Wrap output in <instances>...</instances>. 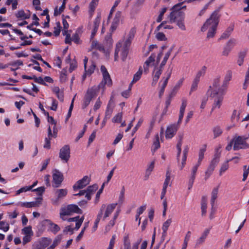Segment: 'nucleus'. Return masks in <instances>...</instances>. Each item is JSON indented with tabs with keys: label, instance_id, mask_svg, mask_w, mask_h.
<instances>
[{
	"label": "nucleus",
	"instance_id": "f257e3e1",
	"mask_svg": "<svg viewBox=\"0 0 249 249\" xmlns=\"http://www.w3.org/2000/svg\"><path fill=\"white\" fill-rule=\"evenodd\" d=\"M185 8L186 5L184 2L178 3L172 8V11L169 16L171 22H176L178 28L182 31L186 30L184 24L185 13L182 11Z\"/></svg>",
	"mask_w": 249,
	"mask_h": 249
},
{
	"label": "nucleus",
	"instance_id": "f03ea898",
	"mask_svg": "<svg viewBox=\"0 0 249 249\" xmlns=\"http://www.w3.org/2000/svg\"><path fill=\"white\" fill-rule=\"evenodd\" d=\"M219 21V16L217 11H214L201 27L202 32L206 31L208 29L207 38L213 37L216 33L217 25Z\"/></svg>",
	"mask_w": 249,
	"mask_h": 249
},
{
	"label": "nucleus",
	"instance_id": "7ed1b4c3",
	"mask_svg": "<svg viewBox=\"0 0 249 249\" xmlns=\"http://www.w3.org/2000/svg\"><path fill=\"white\" fill-rule=\"evenodd\" d=\"M70 210L68 208L67 206H64L61 208L60 212V218L64 221H68L69 222H75V229L76 230H78L80 226H81L84 219V217L82 216L81 218L79 217V216L72 217L67 218L66 216L71 215Z\"/></svg>",
	"mask_w": 249,
	"mask_h": 249
},
{
	"label": "nucleus",
	"instance_id": "20e7f679",
	"mask_svg": "<svg viewBox=\"0 0 249 249\" xmlns=\"http://www.w3.org/2000/svg\"><path fill=\"white\" fill-rule=\"evenodd\" d=\"M100 70L102 73L103 79L98 85V92L103 93L105 91V86L106 85L109 87L111 86L112 82L106 67L104 65H102Z\"/></svg>",
	"mask_w": 249,
	"mask_h": 249
},
{
	"label": "nucleus",
	"instance_id": "39448f33",
	"mask_svg": "<svg viewBox=\"0 0 249 249\" xmlns=\"http://www.w3.org/2000/svg\"><path fill=\"white\" fill-rule=\"evenodd\" d=\"M129 47L124 45L122 46V41H119L116 45L115 53H114V60L117 61L119 58V53L121 52V59L123 61H125L127 55L128 54Z\"/></svg>",
	"mask_w": 249,
	"mask_h": 249
},
{
	"label": "nucleus",
	"instance_id": "423d86ee",
	"mask_svg": "<svg viewBox=\"0 0 249 249\" xmlns=\"http://www.w3.org/2000/svg\"><path fill=\"white\" fill-rule=\"evenodd\" d=\"M220 76L217 75L212 80V85H210L208 89V92L211 93H224L226 90H222L221 85H220Z\"/></svg>",
	"mask_w": 249,
	"mask_h": 249
},
{
	"label": "nucleus",
	"instance_id": "0eeeda50",
	"mask_svg": "<svg viewBox=\"0 0 249 249\" xmlns=\"http://www.w3.org/2000/svg\"><path fill=\"white\" fill-rule=\"evenodd\" d=\"M117 203H113L107 204H103L99 212L102 213L103 219L105 220L107 218L110 216L115 210Z\"/></svg>",
	"mask_w": 249,
	"mask_h": 249
},
{
	"label": "nucleus",
	"instance_id": "6e6552de",
	"mask_svg": "<svg viewBox=\"0 0 249 249\" xmlns=\"http://www.w3.org/2000/svg\"><path fill=\"white\" fill-rule=\"evenodd\" d=\"M179 140L177 145V148L178 149L177 158L178 161V167L180 170H182L186 164V158L182 157L180 163L179 161V156L181 151V145H182V140L183 139L182 135H178Z\"/></svg>",
	"mask_w": 249,
	"mask_h": 249
},
{
	"label": "nucleus",
	"instance_id": "1a4fd4ad",
	"mask_svg": "<svg viewBox=\"0 0 249 249\" xmlns=\"http://www.w3.org/2000/svg\"><path fill=\"white\" fill-rule=\"evenodd\" d=\"M172 72V69L168 68L166 71L164 73L165 76L163 77L162 80L160 82V86L159 93H163L164 89L166 87L168 80L171 77Z\"/></svg>",
	"mask_w": 249,
	"mask_h": 249
},
{
	"label": "nucleus",
	"instance_id": "9d476101",
	"mask_svg": "<svg viewBox=\"0 0 249 249\" xmlns=\"http://www.w3.org/2000/svg\"><path fill=\"white\" fill-rule=\"evenodd\" d=\"M52 174L54 186L58 187L63 180V174L57 169L53 170Z\"/></svg>",
	"mask_w": 249,
	"mask_h": 249
},
{
	"label": "nucleus",
	"instance_id": "9b49d317",
	"mask_svg": "<svg viewBox=\"0 0 249 249\" xmlns=\"http://www.w3.org/2000/svg\"><path fill=\"white\" fill-rule=\"evenodd\" d=\"M90 181V178L88 176H84L82 179L78 180L73 186L74 191L83 188L88 185Z\"/></svg>",
	"mask_w": 249,
	"mask_h": 249
},
{
	"label": "nucleus",
	"instance_id": "f8f14e48",
	"mask_svg": "<svg viewBox=\"0 0 249 249\" xmlns=\"http://www.w3.org/2000/svg\"><path fill=\"white\" fill-rule=\"evenodd\" d=\"M232 77V71L231 70H228L226 71L225 74L224 79L221 84V88L222 90H226V92L228 91V89L229 85V82L231 80Z\"/></svg>",
	"mask_w": 249,
	"mask_h": 249
},
{
	"label": "nucleus",
	"instance_id": "ddd939ff",
	"mask_svg": "<svg viewBox=\"0 0 249 249\" xmlns=\"http://www.w3.org/2000/svg\"><path fill=\"white\" fill-rule=\"evenodd\" d=\"M59 157L61 160L67 162L70 158V149L68 145H66L60 149Z\"/></svg>",
	"mask_w": 249,
	"mask_h": 249
},
{
	"label": "nucleus",
	"instance_id": "4468645a",
	"mask_svg": "<svg viewBox=\"0 0 249 249\" xmlns=\"http://www.w3.org/2000/svg\"><path fill=\"white\" fill-rule=\"evenodd\" d=\"M179 124H174L168 126L165 132V137L167 139L172 138L176 134Z\"/></svg>",
	"mask_w": 249,
	"mask_h": 249
},
{
	"label": "nucleus",
	"instance_id": "2eb2a0df",
	"mask_svg": "<svg viewBox=\"0 0 249 249\" xmlns=\"http://www.w3.org/2000/svg\"><path fill=\"white\" fill-rule=\"evenodd\" d=\"M219 161V160L218 157H215L212 160L205 172V177L206 178H208L212 174Z\"/></svg>",
	"mask_w": 249,
	"mask_h": 249
},
{
	"label": "nucleus",
	"instance_id": "dca6fc26",
	"mask_svg": "<svg viewBox=\"0 0 249 249\" xmlns=\"http://www.w3.org/2000/svg\"><path fill=\"white\" fill-rule=\"evenodd\" d=\"M200 164L196 163L195 164L192 168L191 170V174L190 176V178L189 180V184L188 187L189 189L192 188L193 184L194 183L195 179L196 178V172L197 171L198 167L200 166Z\"/></svg>",
	"mask_w": 249,
	"mask_h": 249
},
{
	"label": "nucleus",
	"instance_id": "f3484780",
	"mask_svg": "<svg viewBox=\"0 0 249 249\" xmlns=\"http://www.w3.org/2000/svg\"><path fill=\"white\" fill-rule=\"evenodd\" d=\"M236 43V40L234 38L230 39L225 45L222 52L223 55L227 56L233 49Z\"/></svg>",
	"mask_w": 249,
	"mask_h": 249
},
{
	"label": "nucleus",
	"instance_id": "a211bd4d",
	"mask_svg": "<svg viewBox=\"0 0 249 249\" xmlns=\"http://www.w3.org/2000/svg\"><path fill=\"white\" fill-rule=\"evenodd\" d=\"M156 55L154 53H152L151 55L147 58L144 62L143 67L144 72L147 73L149 71V68L150 66L153 65L155 61Z\"/></svg>",
	"mask_w": 249,
	"mask_h": 249
},
{
	"label": "nucleus",
	"instance_id": "6ab92c4d",
	"mask_svg": "<svg viewBox=\"0 0 249 249\" xmlns=\"http://www.w3.org/2000/svg\"><path fill=\"white\" fill-rule=\"evenodd\" d=\"M121 17V12L120 11H117L115 14V17L113 18L112 22L110 31L111 32L115 31L118 27Z\"/></svg>",
	"mask_w": 249,
	"mask_h": 249
},
{
	"label": "nucleus",
	"instance_id": "aec40b11",
	"mask_svg": "<svg viewBox=\"0 0 249 249\" xmlns=\"http://www.w3.org/2000/svg\"><path fill=\"white\" fill-rule=\"evenodd\" d=\"M210 230L209 229H206L201 233L200 236L196 240V246L199 247L202 245L205 241L208 235L210 233Z\"/></svg>",
	"mask_w": 249,
	"mask_h": 249
},
{
	"label": "nucleus",
	"instance_id": "412c9836",
	"mask_svg": "<svg viewBox=\"0 0 249 249\" xmlns=\"http://www.w3.org/2000/svg\"><path fill=\"white\" fill-rule=\"evenodd\" d=\"M98 188V187L97 185L94 184L91 186H89L86 189V194L85 196V197L88 200H89L91 199V196L97 190Z\"/></svg>",
	"mask_w": 249,
	"mask_h": 249
},
{
	"label": "nucleus",
	"instance_id": "4be33fe9",
	"mask_svg": "<svg viewBox=\"0 0 249 249\" xmlns=\"http://www.w3.org/2000/svg\"><path fill=\"white\" fill-rule=\"evenodd\" d=\"M214 101L213 109L214 108H219L223 101V97L222 94H213L212 97Z\"/></svg>",
	"mask_w": 249,
	"mask_h": 249
},
{
	"label": "nucleus",
	"instance_id": "5701e85b",
	"mask_svg": "<svg viewBox=\"0 0 249 249\" xmlns=\"http://www.w3.org/2000/svg\"><path fill=\"white\" fill-rule=\"evenodd\" d=\"M67 193L68 191L67 189H61L57 190L55 192V194L57 198L55 199H53L52 200V203L54 204H56L58 199L65 196Z\"/></svg>",
	"mask_w": 249,
	"mask_h": 249
},
{
	"label": "nucleus",
	"instance_id": "b1692460",
	"mask_svg": "<svg viewBox=\"0 0 249 249\" xmlns=\"http://www.w3.org/2000/svg\"><path fill=\"white\" fill-rule=\"evenodd\" d=\"M124 249H138V246L140 243V241H139L135 244H133L132 245H131L130 241L129 240L127 237H125L124 238Z\"/></svg>",
	"mask_w": 249,
	"mask_h": 249
},
{
	"label": "nucleus",
	"instance_id": "393cba45",
	"mask_svg": "<svg viewBox=\"0 0 249 249\" xmlns=\"http://www.w3.org/2000/svg\"><path fill=\"white\" fill-rule=\"evenodd\" d=\"M17 206L25 207V208H32L38 206V204L37 202H21L19 201L15 204Z\"/></svg>",
	"mask_w": 249,
	"mask_h": 249
},
{
	"label": "nucleus",
	"instance_id": "a878e982",
	"mask_svg": "<svg viewBox=\"0 0 249 249\" xmlns=\"http://www.w3.org/2000/svg\"><path fill=\"white\" fill-rule=\"evenodd\" d=\"M136 29L135 28H131L127 35V37L124 41V45L130 47L132 41L134 37Z\"/></svg>",
	"mask_w": 249,
	"mask_h": 249
},
{
	"label": "nucleus",
	"instance_id": "bb28decb",
	"mask_svg": "<svg viewBox=\"0 0 249 249\" xmlns=\"http://www.w3.org/2000/svg\"><path fill=\"white\" fill-rule=\"evenodd\" d=\"M120 213V210L117 209L113 215V219H111L108 223V224L106 226L105 228V230L106 232L109 231L110 229L112 228V227L114 225L115 223V220L117 219V217L119 215V214Z\"/></svg>",
	"mask_w": 249,
	"mask_h": 249
},
{
	"label": "nucleus",
	"instance_id": "cd10ccee",
	"mask_svg": "<svg viewBox=\"0 0 249 249\" xmlns=\"http://www.w3.org/2000/svg\"><path fill=\"white\" fill-rule=\"evenodd\" d=\"M95 68V63L92 61L89 68H87V67H86V70H85V73L83 75V79H85L87 75H91L94 72Z\"/></svg>",
	"mask_w": 249,
	"mask_h": 249
},
{
	"label": "nucleus",
	"instance_id": "c85d7f7f",
	"mask_svg": "<svg viewBox=\"0 0 249 249\" xmlns=\"http://www.w3.org/2000/svg\"><path fill=\"white\" fill-rule=\"evenodd\" d=\"M187 106V101L185 100L182 101V104L179 109V118L178 121V124H180L182 121V119L184 116L185 108Z\"/></svg>",
	"mask_w": 249,
	"mask_h": 249
},
{
	"label": "nucleus",
	"instance_id": "c756f323",
	"mask_svg": "<svg viewBox=\"0 0 249 249\" xmlns=\"http://www.w3.org/2000/svg\"><path fill=\"white\" fill-rule=\"evenodd\" d=\"M57 129L54 125V126H51L50 125H49L48 128V137L50 138H55L57 136Z\"/></svg>",
	"mask_w": 249,
	"mask_h": 249
},
{
	"label": "nucleus",
	"instance_id": "7c9ffc66",
	"mask_svg": "<svg viewBox=\"0 0 249 249\" xmlns=\"http://www.w3.org/2000/svg\"><path fill=\"white\" fill-rule=\"evenodd\" d=\"M234 25H231L228 27L226 31L221 35L220 39H225L228 38L231 35L233 30Z\"/></svg>",
	"mask_w": 249,
	"mask_h": 249
},
{
	"label": "nucleus",
	"instance_id": "2f4dec72",
	"mask_svg": "<svg viewBox=\"0 0 249 249\" xmlns=\"http://www.w3.org/2000/svg\"><path fill=\"white\" fill-rule=\"evenodd\" d=\"M162 71V69H160L159 67L155 68L153 76V83H156L158 81Z\"/></svg>",
	"mask_w": 249,
	"mask_h": 249
},
{
	"label": "nucleus",
	"instance_id": "473e14b6",
	"mask_svg": "<svg viewBox=\"0 0 249 249\" xmlns=\"http://www.w3.org/2000/svg\"><path fill=\"white\" fill-rule=\"evenodd\" d=\"M206 145L204 144L200 148L198 152V158L197 162V163L201 164V162L204 158V153L206 150Z\"/></svg>",
	"mask_w": 249,
	"mask_h": 249
},
{
	"label": "nucleus",
	"instance_id": "72a5a7b5",
	"mask_svg": "<svg viewBox=\"0 0 249 249\" xmlns=\"http://www.w3.org/2000/svg\"><path fill=\"white\" fill-rule=\"evenodd\" d=\"M172 222V218H168L167 220H166L162 224V235H165L167 233V231L168 229V228L171 225Z\"/></svg>",
	"mask_w": 249,
	"mask_h": 249
},
{
	"label": "nucleus",
	"instance_id": "f704fd0d",
	"mask_svg": "<svg viewBox=\"0 0 249 249\" xmlns=\"http://www.w3.org/2000/svg\"><path fill=\"white\" fill-rule=\"evenodd\" d=\"M219 188V186H217L214 188L212 191L211 199L212 207H213L214 203V201L217 197Z\"/></svg>",
	"mask_w": 249,
	"mask_h": 249
},
{
	"label": "nucleus",
	"instance_id": "c9c22d12",
	"mask_svg": "<svg viewBox=\"0 0 249 249\" xmlns=\"http://www.w3.org/2000/svg\"><path fill=\"white\" fill-rule=\"evenodd\" d=\"M230 161V160H228L223 162L220 167L219 169V176H221L223 174L229 169V162Z\"/></svg>",
	"mask_w": 249,
	"mask_h": 249
},
{
	"label": "nucleus",
	"instance_id": "e433bc0d",
	"mask_svg": "<svg viewBox=\"0 0 249 249\" xmlns=\"http://www.w3.org/2000/svg\"><path fill=\"white\" fill-rule=\"evenodd\" d=\"M67 206L71 214L72 213H81V210L76 205L71 204V205H68Z\"/></svg>",
	"mask_w": 249,
	"mask_h": 249
},
{
	"label": "nucleus",
	"instance_id": "4c0bfd02",
	"mask_svg": "<svg viewBox=\"0 0 249 249\" xmlns=\"http://www.w3.org/2000/svg\"><path fill=\"white\" fill-rule=\"evenodd\" d=\"M155 160H152L148 165L145 172V177H146V178H148L149 177V176L151 174V173L153 170L155 166Z\"/></svg>",
	"mask_w": 249,
	"mask_h": 249
},
{
	"label": "nucleus",
	"instance_id": "58836bf2",
	"mask_svg": "<svg viewBox=\"0 0 249 249\" xmlns=\"http://www.w3.org/2000/svg\"><path fill=\"white\" fill-rule=\"evenodd\" d=\"M247 51H246L240 52L239 53L237 60V64L239 66H241L243 65L244 58L245 57Z\"/></svg>",
	"mask_w": 249,
	"mask_h": 249
},
{
	"label": "nucleus",
	"instance_id": "ea45409f",
	"mask_svg": "<svg viewBox=\"0 0 249 249\" xmlns=\"http://www.w3.org/2000/svg\"><path fill=\"white\" fill-rule=\"evenodd\" d=\"M66 1H63L61 6L59 7V9H58L57 7H56L54 9V16H57L61 14V13L64 10L66 7Z\"/></svg>",
	"mask_w": 249,
	"mask_h": 249
},
{
	"label": "nucleus",
	"instance_id": "a19ab883",
	"mask_svg": "<svg viewBox=\"0 0 249 249\" xmlns=\"http://www.w3.org/2000/svg\"><path fill=\"white\" fill-rule=\"evenodd\" d=\"M48 222L50 224V230L54 234H56L60 230L59 226L50 221Z\"/></svg>",
	"mask_w": 249,
	"mask_h": 249
},
{
	"label": "nucleus",
	"instance_id": "79ce46f5",
	"mask_svg": "<svg viewBox=\"0 0 249 249\" xmlns=\"http://www.w3.org/2000/svg\"><path fill=\"white\" fill-rule=\"evenodd\" d=\"M41 244L42 245V248L41 249H44L47 247L51 242V239L49 238H42L40 240Z\"/></svg>",
	"mask_w": 249,
	"mask_h": 249
},
{
	"label": "nucleus",
	"instance_id": "37998d69",
	"mask_svg": "<svg viewBox=\"0 0 249 249\" xmlns=\"http://www.w3.org/2000/svg\"><path fill=\"white\" fill-rule=\"evenodd\" d=\"M184 80L183 77L180 78L176 83L172 89V93L177 92L182 85L183 82Z\"/></svg>",
	"mask_w": 249,
	"mask_h": 249
},
{
	"label": "nucleus",
	"instance_id": "c03bdc74",
	"mask_svg": "<svg viewBox=\"0 0 249 249\" xmlns=\"http://www.w3.org/2000/svg\"><path fill=\"white\" fill-rule=\"evenodd\" d=\"M142 73V68L141 67H140L138 71L134 75L132 83H136L138 80H139L141 77Z\"/></svg>",
	"mask_w": 249,
	"mask_h": 249
},
{
	"label": "nucleus",
	"instance_id": "a18cd8bd",
	"mask_svg": "<svg viewBox=\"0 0 249 249\" xmlns=\"http://www.w3.org/2000/svg\"><path fill=\"white\" fill-rule=\"evenodd\" d=\"M16 16L18 18H21L23 19H28L30 18V15L26 14L23 10L18 11L16 14Z\"/></svg>",
	"mask_w": 249,
	"mask_h": 249
},
{
	"label": "nucleus",
	"instance_id": "49530a36",
	"mask_svg": "<svg viewBox=\"0 0 249 249\" xmlns=\"http://www.w3.org/2000/svg\"><path fill=\"white\" fill-rule=\"evenodd\" d=\"M62 235H58L56 237L53 241V243L49 247L50 249H54L55 247L57 246L60 243L62 239Z\"/></svg>",
	"mask_w": 249,
	"mask_h": 249
},
{
	"label": "nucleus",
	"instance_id": "de8ad7c7",
	"mask_svg": "<svg viewBox=\"0 0 249 249\" xmlns=\"http://www.w3.org/2000/svg\"><path fill=\"white\" fill-rule=\"evenodd\" d=\"M10 228L9 224L5 221H1L0 222V230L4 232H7Z\"/></svg>",
	"mask_w": 249,
	"mask_h": 249
},
{
	"label": "nucleus",
	"instance_id": "09e8293b",
	"mask_svg": "<svg viewBox=\"0 0 249 249\" xmlns=\"http://www.w3.org/2000/svg\"><path fill=\"white\" fill-rule=\"evenodd\" d=\"M22 233L25 235H33V231L31 226H27L22 230Z\"/></svg>",
	"mask_w": 249,
	"mask_h": 249
},
{
	"label": "nucleus",
	"instance_id": "8fccbe9b",
	"mask_svg": "<svg viewBox=\"0 0 249 249\" xmlns=\"http://www.w3.org/2000/svg\"><path fill=\"white\" fill-rule=\"evenodd\" d=\"M207 70V67L205 66H203L201 70H200L196 73L195 78L199 79L200 80V78L201 76H203L205 75Z\"/></svg>",
	"mask_w": 249,
	"mask_h": 249
},
{
	"label": "nucleus",
	"instance_id": "3c124183",
	"mask_svg": "<svg viewBox=\"0 0 249 249\" xmlns=\"http://www.w3.org/2000/svg\"><path fill=\"white\" fill-rule=\"evenodd\" d=\"M61 26L59 21L56 23V26L54 27L53 34L55 36H58L60 35Z\"/></svg>",
	"mask_w": 249,
	"mask_h": 249
},
{
	"label": "nucleus",
	"instance_id": "603ef678",
	"mask_svg": "<svg viewBox=\"0 0 249 249\" xmlns=\"http://www.w3.org/2000/svg\"><path fill=\"white\" fill-rule=\"evenodd\" d=\"M99 0H92L89 5V10L90 12H93L98 5Z\"/></svg>",
	"mask_w": 249,
	"mask_h": 249
},
{
	"label": "nucleus",
	"instance_id": "864d4df0",
	"mask_svg": "<svg viewBox=\"0 0 249 249\" xmlns=\"http://www.w3.org/2000/svg\"><path fill=\"white\" fill-rule=\"evenodd\" d=\"M199 81L200 80L199 79H196L195 78H194L191 85L190 92H195L197 89V86L199 82Z\"/></svg>",
	"mask_w": 249,
	"mask_h": 249
},
{
	"label": "nucleus",
	"instance_id": "5fc2aeb1",
	"mask_svg": "<svg viewBox=\"0 0 249 249\" xmlns=\"http://www.w3.org/2000/svg\"><path fill=\"white\" fill-rule=\"evenodd\" d=\"M213 133L214 137L216 138L222 133V130L219 126H215L213 128Z\"/></svg>",
	"mask_w": 249,
	"mask_h": 249
},
{
	"label": "nucleus",
	"instance_id": "6e6d98bb",
	"mask_svg": "<svg viewBox=\"0 0 249 249\" xmlns=\"http://www.w3.org/2000/svg\"><path fill=\"white\" fill-rule=\"evenodd\" d=\"M123 114L122 113H117L112 119V121L114 123H120L122 121Z\"/></svg>",
	"mask_w": 249,
	"mask_h": 249
},
{
	"label": "nucleus",
	"instance_id": "4d7b16f0",
	"mask_svg": "<svg viewBox=\"0 0 249 249\" xmlns=\"http://www.w3.org/2000/svg\"><path fill=\"white\" fill-rule=\"evenodd\" d=\"M101 21V16L98 15L94 20L93 29L98 30V28Z\"/></svg>",
	"mask_w": 249,
	"mask_h": 249
},
{
	"label": "nucleus",
	"instance_id": "13d9d810",
	"mask_svg": "<svg viewBox=\"0 0 249 249\" xmlns=\"http://www.w3.org/2000/svg\"><path fill=\"white\" fill-rule=\"evenodd\" d=\"M124 192H125V189H124V187H123L121 190V192H120V195L119 196V198H118L119 204H122L124 201Z\"/></svg>",
	"mask_w": 249,
	"mask_h": 249
},
{
	"label": "nucleus",
	"instance_id": "bf43d9fd",
	"mask_svg": "<svg viewBox=\"0 0 249 249\" xmlns=\"http://www.w3.org/2000/svg\"><path fill=\"white\" fill-rule=\"evenodd\" d=\"M170 172L169 171H167L166 175V178L163 183V186L167 187L168 185H170Z\"/></svg>",
	"mask_w": 249,
	"mask_h": 249
},
{
	"label": "nucleus",
	"instance_id": "052dcab7",
	"mask_svg": "<svg viewBox=\"0 0 249 249\" xmlns=\"http://www.w3.org/2000/svg\"><path fill=\"white\" fill-rule=\"evenodd\" d=\"M89 222H86L84 224V226L82 229L80 233L78 234L76 238V240L79 241L83 236L85 230L89 227Z\"/></svg>",
	"mask_w": 249,
	"mask_h": 249
},
{
	"label": "nucleus",
	"instance_id": "680f3d73",
	"mask_svg": "<svg viewBox=\"0 0 249 249\" xmlns=\"http://www.w3.org/2000/svg\"><path fill=\"white\" fill-rule=\"evenodd\" d=\"M45 115L47 116V117H48L47 120H48V123L50 124V125L52 127L54 126V125L55 127H56V123L55 121L54 120V119L53 118V117H52L51 116H49L48 112H47Z\"/></svg>",
	"mask_w": 249,
	"mask_h": 249
},
{
	"label": "nucleus",
	"instance_id": "e2e57ef3",
	"mask_svg": "<svg viewBox=\"0 0 249 249\" xmlns=\"http://www.w3.org/2000/svg\"><path fill=\"white\" fill-rule=\"evenodd\" d=\"M167 10V7H163L161 9V11H160V15H159L157 19V22H160L162 20V17L164 15V13L166 12Z\"/></svg>",
	"mask_w": 249,
	"mask_h": 249
},
{
	"label": "nucleus",
	"instance_id": "0e129e2a",
	"mask_svg": "<svg viewBox=\"0 0 249 249\" xmlns=\"http://www.w3.org/2000/svg\"><path fill=\"white\" fill-rule=\"evenodd\" d=\"M155 141L153 142V147L154 148V150H156L158 149L160 147V144L159 142V137L158 134H157L155 136Z\"/></svg>",
	"mask_w": 249,
	"mask_h": 249
},
{
	"label": "nucleus",
	"instance_id": "69168bd1",
	"mask_svg": "<svg viewBox=\"0 0 249 249\" xmlns=\"http://www.w3.org/2000/svg\"><path fill=\"white\" fill-rule=\"evenodd\" d=\"M71 39L72 41L77 44L80 43V37L77 32L72 36Z\"/></svg>",
	"mask_w": 249,
	"mask_h": 249
},
{
	"label": "nucleus",
	"instance_id": "338daca9",
	"mask_svg": "<svg viewBox=\"0 0 249 249\" xmlns=\"http://www.w3.org/2000/svg\"><path fill=\"white\" fill-rule=\"evenodd\" d=\"M116 238V236L115 235H112L109 241L108 247L107 248V249H113L115 243Z\"/></svg>",
	"mask_w": 249,
	"mask_h": 249
},
{
	"label": "nucleus",
	"instance_id": "774afa93",
	"mask_svg": "<svg viewBox=\"0 0 249 249\" xmlns=\"http://www.w3.org/2000/svg\"><path fill=\"white\" fill-rule=\"evenodd\" d=\"M249 83V68H248V71L246 72L245 82L243 84V88L246 89L247 88V85Z\"/></svg>",
	"mask_w": 249,
	"mask_h": 249
}]
</instances>
